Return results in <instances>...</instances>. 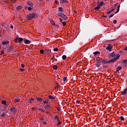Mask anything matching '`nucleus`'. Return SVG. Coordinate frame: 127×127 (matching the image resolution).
I'll list each match as a JSON object with an SVG mask.
<instances>
[{"label":"nucleus","instance_id":"f257e3e1","mask_svg":"<svg viewBox=\"0 0 127 127\" xmlns=\"http://www.w3.org/2000/svg\"><path fill=\"white\" fill-rule=\"evenodd\" d=\"M28 5L25 6V10H26L28 9L29 11H31V10H33V3L31 1H29L27 2Z\"/></svg>","mask_w":127,"mask_h":127},{"label":"nucleus","instance_id":"f03ea898","mask_svg":"<svg viewBox=\"0 0 127 127\" xmlns=\"http://www.w3.org/2000/svg\"><path fill=\"white\" fill-rule=\"evenodd\" d=\"M37 14L36 13H32L31 14H29L27 15V19L28 20H32V19H34L36 17Z\"/></svg>","mask_w":127,"mask_h":127},{"label":"nucleus","instance_id":"7ed1b4c3","mask_svg":"<svg viewBox=\"0 0 127 127\" xmlns=\"http://www.w3.org/2000/svg\"><path fill=\"white\" fill-rule=\"evenodd\" d=\"M95 61L96 62V63L95 64V65L96 66V67H97V68H99V67H101V65H102V59L99 60V58H96Z\"/></svg>","mask_w":127,"mask_h":127},{"label":"nucleus","instance_id":"20e7f679","mask_svg":"<svg viewBox=\"0 0 127 127\" xmlns=\"http://www.w3.org/2000/svg\"><path fill=\"white\" fill-rule=\"evenodd\" d=\"M57 15H59V16L62 17V18H63V19H64V20H67L68 19V17H67L65 14L62 13H58Z\"/></svg>","mask_w":127,"mask_h":127},{"label":"nucleus","instance_id":"39448f33","mask_svg":"<svg viewBox=\"0 0 127 127\" xmlns=\"http://www.w3.org/2000/svg\"><path fill=\"white\" fill-rule=\"evenodd\" d=\"M10 112L13 114H15L17 112V109H16L15 107H13L10 108Z\"/></svg>","mask_w":127,"mask_h":127},{"label":"nucleus","instance_id":"423d86ee","mask_svg":"<svg viewBox=\"0 0 127 127\" xmlns=\"http://www.w3.org/2000/svg\"><path fill=\"white\" fill-rule=\"evenodd\" d=\"M50 53H52L51 52V49H48L45 50V54L46 55H49V54H50Z\"/></svg>","mask_w":127,"mask_h":127},{"label":"nucleus","instance_id":"0eeeda50","mask_svg":"<svg viewBox=\"0 0 127 127\" xmlns=\"http://www.w3.org/2000/svg\"><path fill=\"white\" fill-rule=\"evenodd\" d=\"M112 48H113V45L109 44L108 45V46L106 48V49L107 50H108V51H112Z\"/></svg>","mask_w":127,"mask_h":127},{"label":"nucleus","instance_id":"6e6552de","mask_svg":"<svg viewBox=\"0 0 127 127\" xmlns=\"http://www.w3.org/2000/svg\"><path fill=\"white\" fill-rule=\"evenodd\" d=\"M51 108H52V104H50L49 105H45V110H50Z\"/></svg>","mask_w":127,"mask_h":127},{"label":"nucleus","instance_id":"1a4fd4ad","mask_svg":"<svg viewBox=\"0 0 127 127\" xmlns=\"http://www.w3.org/2000/svg\"><path fill=\"white\" fill-rule=\"evenodd\" d=\"M117 61V59L114 58L111 60L108 61L109 64H111V63H114V62H116Z\"/></svg>","mask_w":127,"mask_h":127},{"label":"nucleus","instance_id":"9d476101","mask_svg":"<svg viewBox=\"0 0 127 127\" xmlns=\"http://www.w3.org/2000/svg\"><path fill=\"white\" fill-rule=\"evenodd\" d=\"M23 42L25 43V44H30L31 42L28 39H25Z\"/></svg>","mask_w":127,"mask_h":127},{"label":"nucleus","instance_id":"9b49d317","mask_svg":"<svg viewBox=\"0 0 127 127\" xmlns=\"http://www.w3.org/2000/svg\"><path fill=\"white\" fill-rule=\"evenodd\" d=\"M101 62H102L103 64H109V61H108V60L102 59Z\"/></svg>","mask_w":127,"mask_h":127},{"label":"nucleus","instance_id":"f8f14e48","mask_svg":"<svg viewBox=\"0 0 127 127\" xmlns=\"http://www.w3.org/2000/svg\"><path fill=\"white\" fill-rule=\"evenodd\" d=\"M122 96H125L127 93V88H126L123 91L121 92Z\"/></svg>","mask_w":127,"mask_h":127},{"label":"nucleus","instance_id":"ddd939ff","mask_svg":"<svg viewBox=\"0 0 127 127\" xmlns=\"http://www.w3.org/2000/svg\"><path fill=\"white\" fill-rule=\"evenodd\" d=\"M116 56V53H115V52H113L110 55V57H112V58H114Z\"/></svg>","mask_w":127,"mask_h":127},{"label":"nucleus","instance_id":"4468645a","mask_svg":"<svg viewBox=\"0 0 127 127\" xmlns=\"http://www.w3.org/2000/svg\"><path fill=\"white\" fill-rule=\"evenodd\" d=\"M9 42V41L6 40V41L2 42V45H5V44H8Z\"/></svg>","mask_w":127,"mask_h":127},{"label":"nucleus","instance_id":"2eb2a0df","mask_svg":"<svg viewBox=\"0 0 127 127\" xmlns=\"http://www.w3.org/2000/svg\"><path fill=\"white\" fill-rule=\"evenodd\" d=\"M63 2H67V3H69V1L67 0H60V3H63Z\"/></svg>","mask_w":127,"mask_h":127},{"label":"nucleus","instance_id":"dca6fc26","mask_svg":"<svg viewBox=\"0 0 127 127\" xmlns=\"http://www.w3.org/2000/svg\"><path fill=\"white\" fill-rule=\"evenodd\" d=\"M58 9L60 12H63V11H64V10H63V8L62 7H59Z\"/></svg>","mask_w":127,"mask_h":127},{"label":"nucleus","instance_id":"f3484780","mask_svg":"<svg viewBox=\"0 0 127 127\" xmlns=\"http://www.w3.org/2000/svg\"><path fill=\"white\" fill-rule=\"evenodd\" d=\"M122 66H119L118 67H117V69L116 70V72H117L118 73V72H120V71H121V70H122Z\"/></svg>","mask_w":127,"mask_h":127},{"label":"nucleus","instance_id":"a211bd4d","mask_svg":"<svg viewBox=\"0 0 127 127\" xmlns=\"http://www.w3.org/2000/svg\"><path fill=\"white\" fill-rule=\"evenodd\" d=\"M2 105H5V106H8L7 104H6V101L5 100H2L1 101Z\"/></svg>","mask_w":127,"mask_h":127},{"label":"nucleus","instance_id":"6ab92c4d","mask_svg":"<svg viewBox=\"0 0 127 127\" xmlns=\"http://www.w3.org/2000/svg\"><path fill=\"white\" fill-rule=\"evenodd\" d=\"M94 55H100L101 54V53L100 52H94L93 53Z\"/></svg>","mask_w":127,"mask_h":127},{"label":"nucleus","instance_id":"aec40b11","mask_svg":"<svg viewBox=\"0 0 127 127\" xmlns=\"http://www.w3.org/2000/svg\"><path fill=\"white\" fill-rule=\"evenodd\" d=\"M12 49H13V46H11L9 47L8 50H9V51H12Z\"/></svg>","mask_w":127,"mask_h":127},{"label":"nucleus","instance_id":"412c9836","mask_svg":"<svg viewBox=\"0 0 127 127\" xmlns=\"http://www.w3.org/2000/svg\"><path fill=\"white\" fill-rule=\"evenodd\" d=\"M49 98L51 100H55V97H53L52 95H49Z\"/></svg>","mask_w":127,"mask_h":127},{"label":"nucleus","instance_id":"4be33fe9","mask_svg":"<svg viewBox=\"0 0 127 127\" xmlns=\"http://www.w3.org/2000/svg\"><path fill=\"white\" fill-rule=\"evenodd\" d=\"M100 8H101V7L99 6V5H97V6L95 7L94 8L95 10H99V9H100Z\"/></svg>","mask_w":127,"mask_h":127},{"label":"nucleus","instance_id":"5701e85b","mask_svg":"<svg viewBox=\"0 0 127 127\" xmlns=\"http://www.w3.org/2000/svg\"><path fill=\"white\" fill-rule=\"evenodd\" d=\"M36 100H37V101H38V102H42V101H43V99H42V98H36Z\"/></svg>","mask_w":127,"mask_h":127},{"label":"nucleus","instance_id":"b1692460","mask_svg":"<svg viewBox=\"0 0 127 127\" xmlns=\"http://www.w3.org/2000/svg\"><path fill=\"white\" fill-rule=\"evenodd\" d=\"M115 10V9H112L111 10L107 12V14H110L111 13L113 12Z\"/></svg>","mask_w":127,"mask_h":127},{"label":"nucleus","instance_id":"393cba45","mask_svg":"<svg viewBox=\"0 0 127 127\" xmlns=\"http://www.w3.org/2000/svg\"><path fill=\"white\" fill-rule=\"evenodd\" d=\"M21 8H22V6H18L17 7V10H18V11H19V10H20V9H21Z\"/></svg>","mask_w":127,"mask_h":127},{"label":"nucleus","instance_id":"a878e982","mask_svg":"<svg viewBox=\"0 0 127 127\" xmlns=\"http://www.w3.org/2000/svg\"><path fill=\"white\" fill-rule=\"evenodd\" d=\"M19 43H21V41H23V38H19L18 39Z\"/></svg>","mask_w":127,"mask_h":127},{"label":"nucleus","instance_id":"bb28decb","mask_svg":"<svg viewBox=\"0 0 127 127\" xmlns=\"http://www.w3.org/2000/svg\"><path fill=\"white\" fill-rule=\"evenodd\" d=\"M49 103V100H48L43 101V104H44V105H45L46 104H48Z\"/></svg>","mask_w":127,"mask_h":127},{"label":"nucleus","instance_id":"cd10ccee","mask_svg":"<svg viewBox=\"0 0 127 127\" xmlns=\"http://www.w3.org/2000/svg\"><path fill=\"white\" fill-rule=\"evenodd\" d=\"M103 4H104V2L103 1H101L97 5H99V6H102V5Z\"/></svg>","mask_w":127,"mask_h":127},{"label":"nucleus","instance_id":"c85d7f7f","mask_svg":"<svg viewBox=\"0 0 127 127\" xmlns=\"http://www.w3.org/2000/svg\"><path fill=\"white\" fill-rule=\"evenodd\" d=\"M50 22L53 24V25H55L56 24L55 22L52 20H50Z\"/></svg>","mask_w":127,"mask_h":127},{"label":"nucleus","instance_id":"c756f323","mask_svg":"<svg viewBox=\"0 0 127 127\" xmlns=\"http://www.w3.org/2000/svg\"><path fill=\"white\" fill-rule=\"evenodd\" d=\"M39 111H41V112H42L43 113H44L45 112V110H44V109L42 108H38Z\"/></svg>","mask_w":127,"mask_h":127},{"label":"nucleus","instance_id":"7c9ffc66","mask_svg":"<svg viewBox=\"0 0 127 127\" xmlns=\"http://www.w3.org/2000/svg\"><path fill=\"white\" fill-rule=\"evenodd\" d=\"M40 53H41V54H43V53H45V51H44V50H40Z\"/></svg>","mask_w":127,"mask_h":127},{"label":"nucleus","instance_id":"2f4dec72","mask_svg":"<svg viewBox=\"0 0 127 127\" xmlns=\"http://www.w3.org/2000/svg\"><path fill=\"white\" fill-rule=\"evenodd\" d=\"M54 70H57V66L56 65H54L53 67Z\"/></svg>","mask_w":127,"mask_h":127},{"label":"nucleus","instance_id":"473e14b6","mask_svg":"<svg viewBox=\"0 0 127 127\" xmlns=\"http://www.w3.org/2000/svg\"><path fill=\"white\" fill-rule=\"evenodd\" d=\"M66 58H67V56H66V55H63L62 56V59L63 60H65V59H66Z\"/></svg>","mask_w":127,"mask_h":127},{"label":"nucleus","instance_id":"72a5a7b5","mask_svg":"<svg viewBox=\"0 0 127 127\" xmlns=\"http://www.w3.org/2000/svg\"><path fill=\"white\" fill-rule=\"evenodd\" d=\"M55 120H57V121H59V118L58 117V116H57V115L55 116Z\"/></svg>","mask_w":127,"mask_h":127},{"label":"nucleus","instance_id":"f704fd0d","mask_svg":"<svg viewBox=\"0 0 127 127\" xmlns=\"http://www.w3.org/2000/svg\"><path fill=\"white\" fill-rule=\"evenodd\" d=\"M19 101H20V99H18V98L15 99V103H16L17 102H19Z\"/></svg>","mask_w":127,"mask_h":127},{"label":"nucleus","instance_id":"c9c22d12","mask_svg":"<svg viewBox=\"0 0 127 127\" xmlns=\"http://www.w3.org/2000/svg\"><path fill=\"white\" fill-rule=\"evenodd\" d=\"M60 125H61V122L59 121L58 124H57V127H59V126H60Z\"/></svg>","mask_w":127,"mask_h":127},{"label":"nucleus","instance_id":"e433bc0d","mask_svg":"<svg viewBox=\"0 0 127 127\" xmlns=\"http://www.w3.org/2000/svg\"><path fill=\"white\" fill-rule=\"evenodd\" d=\"M120 120L121 121H125V118H124V117H123V116H121L120 117Z\"/></svg>","mask_w":127,"mask_h":127},{"label":"nucleus","instance_id":"4c0bfd02","mask_svg":"<svg viewBox=\"0 0 127 127\" xmlns=\"http://www.w3.org/2000/svg\"><path fill=\"white\" fill-rule=\"evenodd\" d=\"M0 116H1V118H4V117H5V114H1Z\"/></svg>","mask_w":127,"mask_h":127},{"label":"nucleus","instance_id":"58836bf2","mask_svg":"<svg viewBox=\"0 0 127 127\" xmlns=\"http://www.w3.org/2000/svg\"><path fill=\"white\" fill-rule=\"evenodd\" d=\"M17 38H15V39H14V42H15L16 43H17V42H18Z\"/></svg>","mask_w":127,"mask_h":127},{"label":"nucleus","instance_id":"ea45409f","mask_svg":"<svg viewBox=\"0 0 127 127\" xmlns=\"http://www.w3.org/2000/svg\"><path fill=\"white\" fill-rule=\"evenodd\" d=\"M56 109H57L58 112H60V107H59V106L57 107Z\"/></svg>","mask_w":127,"mask_h":127},{"label":"nucleus","instance_id":"a19ab883","mask_svg":"<svg viewBox=\"0 0 127 127\" xmlns=\"http://www.w3.org/2000/svg\"><path fill=\"white\" fill-rule=\"evenodd\" d=\"M119 58H120V55H117V57L115 59H117V60H118V59H119Z\"/></svg>","mask_w":127,"mask_h":127},{"label":"nucleus","instance_id":"79ce46f5","mask_svg":"<svg viewBox=\"0 0 127 127\" xmlns=\"http://www.w3.org/2000/svg\"><path fill=\"white\" fill-rule=\"evenodd\" d=\"M120 7H121V5H118L117 6V10H120Z\"/></svg>","mask_w":127,"mask_h":127},{"label":"nucleus","instance_id":"37998d69","mask_svg":"<svg viewBox=\"0 0 127 127\" xmlns=\"http://www.w3.org/2000/svg\"><path fill=\"white\" fill-rule=\"evenodd\" d=\"M55 26L58 27V28H59V27H60V26H59V25L56 24H55Z\"/></svg>","mask_w":127,"mask_h":127},{"label":"nucleus","instance_id":"c03bdc74","mask_svg":"<svg viewBox=\"0 0 127 127\" xmlns=\"http://www.w3.org/2000/svg\"><path fill=\"white\" fill-rule=\"evenodd\" d=\"M63 26H65L66 25V22H62Z\"/></svg>","mask_w":127,"mask_h":127},{"label":"nucleus","instance_id":"a18cd8bd","mask_svg":"<svg viewBox=\"0 0 127 127\" xmlns=\"http://www.w3.org/2000/svg\"><path fill=\"white\" fill-rule=\"evenodd\" d=\"M4 54V51H1V55H3Z\"/></svg>","mask_w":127,"mask_h":127},{"label":"nucleus","instance_id":"49530a36","mask_svg":"<svg viewBox=\"0 0 127 127\" xmlns=\"http://www.w3.org/2000/svg\"><path fill=\"white\" fill-rule=\"evenodd\" d=\"M67 79V77H64V78H63V81L64 82H65V81H66V79Z\"/></svg>","mask_w":127,"mask_h":127},{"label":"nucleus","instance_id":"de8ad7c7","mask_svg":"<svg viewBox=\"0 0 127 127\" xmlns=\"http://www.w3.org/2000/svg\"><path fill=\"white\" fill-rule=\"evenodd\" d=\"M54 51H58V48H55L54 49Z\"/></svg>","mask_w":127,"mask_h":127},{"label":"nucleus","instance_id":"09e8293b","mask_svg":"<svg viewBox=\"0 0 127 127\" xmlns=\"http://www.w3.org/2000/svg\"><path fill=\"white\" fill-rule=\"evenodd\" d=\"M113 23H114V24H116L117 23V20H113Z\"/></svg>","mask_w":127,"mask_h":127},{"label":"nucleus","instance_id":"8fccbe9b","mask_svg":"<svg viewBox=\"0 0 127 127\" xmlns=\"http://www.w3.org/2000/svg\"><path fill=\"white\" fill-rule=\"evenodd\" d=\"M40 120L41 121V122H43V121H44V118H40Z\"/></svg>","mask_w":127,"mask_h":127},{"label":"nucleus","instance_id":"3c124183","mask_svg":"<svg viewBox=\"0 0 127 127\" xmlns=\"http://www.w3.org/2000/svg\"><path fill=\"white\" fill-rule=\"evenodd\" d=\"M56 85H57V87H60V84H59V83L57 82Z\"/></svg>","mask_w":127,"mask_h":127},{"label":"nucleus","instance_id":"603ef678","mask_svg":"<svg viewBox=\"0 0 127 127\" xmlns=\"http://www.w3.org/2000/svg\"><path fill=\"white\" fill-rule=\"evenodd\" d=\"M55 2L56 4H57L58 3V1L57 0H55Z\"/></svg>","mask_w":127,"mask_h":127},{"label":"nucleus","instance_id":"864d4df0","mask_svg":"<svg viewBox=\"0 0 127 127\" xmlns=\"http://www.w3.org/2000/svg\"><path fill=\"white\" fill-rule=\"evenodd\" d=\"M21 66L22 68H24V64H21Z\"/></svg>","mask_w":127,"mask_h":127},{"label":"nucleus","instance_id":"5fc2aeb1","mask_svg":"<svg viewBox=\"0 0 127 127\" xmlns=\"http://www.w3.org/2000/svg\"><path fill=\"white\" fill-rule=\"evenodd\" d=\"M20 71H25V69H23V68H20Z\"/></svg>","mask_w":127,"mask_h":127},{"label":"nucleus","instance_id":"6e6d98bb","mask_svg":"<svg viewBox=\"0 0 127 127\" xmlns=\"http://www.w3.org/2000/svg\"><path fill=\"white\" fill-rule=\"evenodd\" d=\"M77 104H80V101H78V99L76 100Z\"/></svg>","mask_w":127,"mask_h":127},{"label":"nucleus","instance_id":"4d7b16f0","mask_svg":"<svg viewBox=\"0 0 127 127\" xmlns=\"http://www.w3.org/2000/svg\"><path fill=\"white\" fill-rule=\"evenodd\" d=\"M10 28H13V26L12 25H10Z\"/></svg>","mask_w":127,"mask_h":127},{"label":"nucleus","instance_id":"13d9d810","mask_svg":"<svg viewBox=\"0 0 127 127\" xmlns=\"http://www.w3.org/2000/svg\"><path fill=\"white\" fill-rule=\"evenodd\" d=\"M114 16V14H112L109 16V18H111V17H113Z\"/></svg>","mask_w":127,"mask_h":127},{"label":"nucleus","instance_id":"bf43d9fd","mask_svg":"<svg viewBox=\"0 0 127 127\" xmlns=\"http://www.w3.org/2000/svg\"><path fill=\"white\" fill-rule=\"evenodd\" d=\"M118 3L115 4V5H114V7H117V5H118Z\"/></svg>","mask_w":127,"mask_h":127},{"label":"nucleus","instance_id":"052dcab7","mask_svg":"<svg viewBox=\"0 0 127 127\" xmlns=\"http://www.w3.org/2000/svg\"><path fill=\"white\" fill-rule=\"evenodd\" d=\"M42 123H43V124H44V125H46V122H45V121H43V122Z\"/></svg>","mask_w":127,"mask_h":127},{"label":"nucleus","instance_id":"680f3d73","mask_svg":"<svg viewBox=\"0 0 127 127\" xmlns=\"http://www.w3.org/2000/svg\"><path fill=\"white\" fill-rule=\"evenodd\" d=\"M120 11V10H117V11L115 12V14L118 13Z\"/></svg>","mask_w":127,"mask_h":127},{"label":"nucleus","instance_id":"e2e57ef3","mask_svg":"<svg viewBox=\"0 0 127 127\" xmlns=\"http://www.w3.org/2000/svg\"><path fill=\"white\" fill-rule=\"evenodd\" d=\"M57 89H58V86L55 87V90H57Z\"/></svg>","mask_w":127,"mask_h":127},{"label":"nucleus","instance_id":"0e129e2a","mask_svg":"<svg viewBox=\"0 0 127 127\" xmlns=\"http://www.w3.org/2000/svg\"><path fill=\"white\" fill-rule=\"evenodd\" d=\"M30 101H34V99L33 98H30Z\"/></svg>","mask_w":127,"mask_h":127},{"label":"nucleus","instance_id":"69168bd1","mask_svg":"<svg viewBox=\"0 0 127 127\" xmlns=\"http://www.w3.org/2000/svg\"><path fill=\"white\" fill-rule=\"evenodd\" d=\"M60 21L61 22H62V21H63L62 19H61V18H60Z\"/></svg>","mask_w":127,"mask_h":127},{"label":"nucleus","instance_id":"338daca9","mask_svg":"<svg viewBox=\"0 0 127 127\" xmlns=\"http://www.w3.org/2000/svg\"><path fill=\"white\" fill-rule=\"evenodd\" d=\"M46 114H47V115H49V112H46Z\"/></svg>","mask_w":127,"mask_h":127},{"label":"nucleus","instance_id":"774afa93","mask_svg":"<svg viewBox=\"0 0 127 127\" xmlns=\"http://www.w3.org/2000/svg\"><path fill=\"white\" fill-rule=\"evenodd\" d=\"M102 17H105L106 18V17H107V16L103 15Z\"/></svg>","mask_w":127,"mask_h":127}]
</instances>
